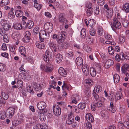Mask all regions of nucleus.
Masks as SVG:
<instances>
[{
    "instance_id": "obj_1",
    "label": "nucleus",
    "mask_w": 129,
    "mask_h": 129,
    "mask_svg": "<svg viewBox=\"0 0 129 129\" xmlns=\"http://www.w3.org/2000/svg\"><path fill=\"white\" fill-rule=\"evenodd\" d=\"M50 33V32H46L44 30H41L39 33L40 40L42 42H44V39H46L49 37Z\"/></svg>"
},
{
    "instance_id": "obj_2",
    "label": "nucleus",
    "mask_w": 129,
    "mask_h": 129,
    "mask_svg": "<svg viewBox=\"0 0 129 129\" xmlns=\"http://www.w3.org/2000/svg\"><path fill=\"white\" fill-rule=\"evenodd\" d=\"M113 24L111 26L112 29L115 30L116 29H119L121 27V25L120 22L116 18L113 19Z\"/></svg>"
},
{
    "instance_id": "obj_3",
    "label": "nucleus",
    "mask_w": 129,
    "mask_h": 129,
    "mask_svg": "<svg viewBox=\"0 0 129 129\" xmlns=\"http://www.w3.org/2000/svg\"><path fill=\"white\" fill-rule=\"evenodd\" d=\"M100 87V86L95 87L93 90L92 95L95 99H98L99 98V93L102 91Z\"/></svg>"
},
{
    "instance_id": "obj_4",
    "label": "nucleus",
    "mask_w": 129,
    "mask_h": 129,
    "mask_svg": "<svg viewBox=\"0 0 129 129\" xmlns=\"http://www.w3.org/2000/svg\"><path fill=\"white\" fill-rule=\"evenodd\" d=\"M54 114L57 116H59L61 114V110L59 106L56 105H54L53 107Z\"/></svg>"
},
{
    "instance_id": "obj_5",
    "label": "nucleus",
    "mask_w": 129,
    "mask_h": 129,
    "mask_svg": "<svg viewBox=\"0 0 129 129\" xmlns=\"http://www.w3.org/2000/svg\"><path fill=\"white\" fill-rule=\"evenodd\" d=\"M15 110V109L13 108H9L7 110L6 113V115L9 118H11L14 113Z\"/></svg>"
},
{
    "instance_id": "obj_6",
    "label": "nucleus",
    "mask_w": 129,
    "mask_h": 129,
    "mask_svg": "<svg viewBox=\"0 0 129 129\" xmlns=\"http://www.w3.org/2000/svg\"><path fill=\"white\" fill-rule=\"evenodd\" d=\"M44 28L46 30L48 31V32L51 31L53 28V24L50 22H47L45 24Z\"/></svg>"
},
{
    "instance_id": "obj_7",
    "label": "nucleus",
    "mask_w": 129,
    "mask_h": 129,
    "mask_svg": "<svg viewBox=\"0 0 129 129\" xmlns=\"http://www.w3.org/2000/svg\"><path fill=\"white\" fill-rule=\"evenodd\" d=\"M37 106L39 110L43 111L46 107V104L43 102H41L38 103Z\"/></svg>"
},
{
    "instance_id": "obj_8",
    "label": "nucleus",
    "mask_w": 129,
    "mask_h": 129,
    "mask_svg": "<svg viewBox=\"0 0 129 129\" xmlns=\"http://www.w3.org/2000/svg\"><path fill=\"white\" fill-rule=\"evenodd\" d=\"M83 72L84 74L87 76L89 73V68L88 66L86 64L83 65L82 67Z\"/></svg>"
},
{
    "instance_id": "obj_9",
    "label": "nucleus",
    "mask_w": 129,
    "mask_h": 129,
    "mask_svg": "<svg viewBox=\"0 0 129 129\" xmlns=\"http://www.w3.org/2000/svg\"><path fill=\"white\" fill-rule=\"evenodd\" d=\"M85 119L88 122H93L94 121V118L92 115L90 113H89L86 114Z\"/></svg>"
},
{
    "instance_id": "obj_10",
    "label": "nucleus",
    "mask_w": 129,
    "mask_h": 129,
    "mask_svg": "<svg viewBox=\"0 0 129 129\" xmlns=\"http://www.w3.org/2000/svg\"><path fill=\"white\" fill-rule=\"evenodd\" d=\"M59 19L60 22H62L65 24L67 23V20L65 18L64 15L62 13L60 14L59 15Z\"/></svg>"
},
{
    "instance_id": "obj_11",
    "label": "nucleus",
    "mask_w": 129,
    "mask_h": 129,
    "mask_svg": "<svg viewBox=\"0 0 129 129\" xmlns=\"http://www.w3.org/2000/svg\"><path fill=\"white\" fill-rule=\"evenodd\" d=\"M113 61L112 60L109 59L107 60L105 64V68L107 69L109 68L110 66H112L113 64Z\"/></svg>"
},
{
    "instance_id": "obj_12",
    "label": "nucleus",
    "mask_w": 129,
    "mask_h": 129,
    "mask_svg": "<svg viewBox=\"0 0 129 129\" xmlns=\"http://www.w3.org/2000/svg\"><path fill=\"white\" fill-rule=\"evenodd\" d=\"M58 72L60 75L63 77H65L67 75V71L63 68H60L58 71Z\"/></svg>"
},
{
    "instance_id": "obj_13",
    "label": "nucleus",
    "mask_w": 129,
    "mask_h": 129,
    "mask_svg": "<svg viewBox=\"0 0 129 129\" xmlns=\"http://www.w3.org/2000/svg\"><path fill=\"white\" fill-rule=\"evenodd\" d=\"M53 69L52 66L49 63L46 64L45 69V71L47 72H50Z\"/></svg>"
},
{
    "instance_id": "obj_14",
    "label": "nucleus",
    "mask_w": 129,
    "mask_h": 129,
    "mask_svg": "<svg viewBox=\"0 0 129 129\" xmlns=\"http://www.w3.org/2000/svg\"><path fill=\"white\" fill-rule=\"evenodd\" d=\"M129 69V65L125 63L121 67V70L122 72L125 74L126 71L128 70Z\"/></svg>"
},
{
    "instance_id": "obj_15",
    "label": "nucleus",
    "mask_w": 129,
    "mask_h": 129,
    "mask_svg": "<svg viewBox=\"0 0 129 129\" xmlns=\"http://www.w3.org/2000/svg\"><path fill=\"white\" fill-rule=\"evenodd\" d=\"M76 62L78 66H81L83 65V60L81 57H78L76 58Z\"/></svg>"
},
{
    "instance_id": "obj_16",
    "label": "nucleus",
    "mask_w": 129,
    "mask_h": 129,
    "mask_svg": "<svg viewBox=\"0 0 129 129\" xmlns=\"http://www.w3.org/2000/svg\"><path fill=\"white\" fill-rule=\"evenodd\" d=\"M38 113V116L41 120H44L45 115L44 114V112L43 111L39 110H37Z\"/></svg>"
},
{
    "instance_id": "obj_17",
    "label": "nucleus",
    "mask_w": 129,
    "mask_h": 129,
    "mask_svg": "<svg viewBox=\"0 0 129 129\" xmlns=\"http://www.w3.org/2000/svg\"><path fill=\"white\" fill-rule=\"evenodd\" d=\"M36 45L37 47L40 49H44L45 47V45L43 43L38 42L36 43Z\"/></svg>"
},
{
    "instance_id": "obj_18",
    "label": "nucleus",
    "mask_w": 129,
    "mask_h": 129,
    "mask_svg": "<svg viewBox=\"0 0 129 129\" xmlns=\"http://www.w3.org/2000/svg\"><path fill=\"white\" fill-rule=\"evenodd\" d=\"M26 26L25 27L23 26V28L21 24L18 23L15 24L13 25L14 28L15 29L17 30H20L22 28L24 29L26 28Z\"/></svg>"
},
{
    "instance_id": "obj_19",
    "label": "nucleus",
    "mask_w": 129,
    "mask_h": 129,
    "mask_svg": "<svg viewBox=\"0 0 129 129\" xmlns=\"http://www.w3.org/2000/svg\"><path fill=\"white\" fill-rule=\"evenodd\" d=\"M85 84L88 87H90L93 83V82L92 80L90 79H88L85 80Z\"/></svg>"
},
{
    "instance_id": "obj_20",
    "label": "nucleus",
    "mask_w": 129,
    "mask_h": 129,
    "mask_svg": "<svg viewBox=\"0 0 129 129\" xmlns=\"http://www.w3.org/2000/svg\"><path fill=\"white\" fill-rule=\"evenodd\" d=\"M56 60L57 63H59L61 61L62 59V57L61 55L58 54L56 55Z\"/></svg>"
},
{
    "instance_id": "obj_21",
    "label": "nucleus",
    "mask_w": 129,
    "mask_h": 129,
    "mask_svg": "<svg viewBox=\"0 0 129 129\" xmlns=\"http://www.w3.org/2000/svg\"><path fill=\"white\" fill-rule=\"evenodd\" d=\"M113 79L115 83H117L119 82L120 79L119 76L117 74H115L113 76Z\"/></svg>"
},
{
    "instance_id": "obj_22",
    "label": "nucleus",
    "mask_w": 129,
    "mask_h": 129,
    "mask_svg": "<svg viewBox=\"0 0 129 129\" xmlns=\"http://www.w3.org/2000/svg\"><path fill=\"white\" fill-rule=\"evenodd\" d=\"M106 17L107 18L110 19L112 17L113 13L112 9H111L108 11H107Z\"/></svg>"
},
{
    "instance_id": "obj_23",
    "label": "nucleus",
    "mask_w": 129,
    "mask_h": 129,
    "mask_svg": "<svg viewBox=\"0 0 129 129\" xmlns=\"http://www.w3.org/2000/svg\"><path fill=\"white\" fill-rule=\"evenodd\" d=\"M26 25L27 27L29 29L31 28L34 25V23L33 21L30 20H28Z\"/></svg>"
},
{
    "instance_id": "obj_24",
    "label": "nucleus",
    "mask_w": 129,
    "mask_h": 129,
    "mask_svg": "<svg viewBox=\"0 0 129 129\" xmlns=\"http://www.w3.org/2000/svg\"><path fill=\"white\" fill-rule=\"evenodd\" d=\"M19 51L20 52L21 55H23L24 56H25V54L26 53L25 48L23 46L20 47L19 48Z\"/></svg>"
},
{
    "instance_id": "obj_25",
    "label": "nucleus",
    "mask_w": 129,
    "mask_h": 129,
    "mask_svg": "<svg viewBox=\"0 0 129 129\" xmlns=\"http://www.w3.org/2000/svg\"><path fill=\"white\" fill-rule=\"evenodd\" d=\"M23 73V74H20L19 75V77L23 80H24V81H28V80L27 79V76Z\"/></svg>"
},
{
    "instance_id": "obj_26",
    "label": "nucleus",
    "mask_w": 129,
    "mask_h": 129,
    "mask_svg": "<svg viewBox=\"0 0 129 129\" xmlns=\"http://www.w3.org/2000/svg\"><path fill=\"white\" fill-rule=\"evenodd\" d=\"M90 75L92 77H94L96 76V72L94 68L93 67L90 68Z\"/></svg>"
},
{
    "instance_id": "obj_27",
    "label": "nucleus",
    "mask_w": 129,
    "mask_h": 129,
    "mask_svg": "<svg viewBox=\"0 0 129 129\" xmlns=\"http://www.w3.org/2000/svg\"><path fill=\"white\" fill-rule=\"evenodd\" d=\"M74 120V118L68 117V120H67L66 123L70 125L73 123Z\"/></svg>"
},
{
    "instance_id": "obj_28",
    "label": "nucleus",
    "mask_w": 129,
    "mask_h": 129,
    "mask_svg": "<svg viewBox=\"0 0 129 129\" xmlns=\"http://www.w3.org/2000/svg\"><path fill=\"white\" fill-rule=\"evenodd\" d=\"M101 116L103 117L107 118L108 116V112L106 110H104L102 111L101 112Z\"/></svg>"
},
{
    "instance_id": "obj_29",
    "label": "nucleus",
    "mask_w": 129,
    "mask_h": 129,
    "mask_svg": "<svg viewBox=\"0 0 129 129\" xmlns=\"http://www.w3.org/2000/svg\"><path fill=\"white\" fill-rule=\"evenodd\" d=\"M15 14L17 17H20L22 16L23 12L21 10H17L15 12Z\"/></svg>"
},
{
    "instance_id": "obj_30",
    "label": "nucleus",
    "mask_w": 129,
    "mask_h": 129,
    "mask_svg": "<svg viewBox=\"0 0 129 129\" xmlns=\"http://www.w3.org/2000/svg\"><path fill=\"white\" fill-rule=\"evenodd\" d=\"M116 99L117 100H119L123 98V95L120 91L118 92L116 95Z\"/></svg>"
},
{
    "instance_id": "obj_31",
    "label": "nucleus",
    "mask_w": 129,
    "mask_h": 129,
    "mask_svg": "<svg viewBox=\"0 0 129 129\" xmlns=\"http://www.w3.org/2000/svg\"><path fill=\"white\" fill-rule=\"evenodd\" d=\"M122 22L123 26L125 27H127L128 26L129 22L126 19H123L122 20Z\"/></svg>"
},
{
    "instance_id": "obj_32",
    "label": "nucleus",
    "mask_w": 129,
    "mask_h": 129,
    "mask_svg": "<svg viewBox=\"0 0 129 129\" xmlns=\"http://www.w3.org/2000/svg\"><path fill=\"white\" fill-rule=\"evenodd\" d=\"M86 104L84 103H80L78 105V107L79 109H84L86 107Z\"/></svg>"
},
{
    "instance_id": "obj_33",
    "label": "nucleus",
    "mask_w": 129,
    "mask_h": 129,
    "mask_svg": "<svg viewBox=\"0 0 129 129\" xmlns=\"http://www.w3.org/2000/svg\"><path fill=\"white\" fill-rule=\"evenodd\" d=\"M86 14L87 15L90 16L93 13V9L92 8H88L86 11Z\"/></svg>"
},
{
    "instance_id": "obj_34",
    "label": "nucleus",
    "mask_w": 129,
    "mask_h": 129,
    "mask_svg": "<svg viewBox=\"0 0 129 129\" xmlns=\"http://www.w3.org/2000/svg\"><path fill=\"white\" fill-rule=\"evenodd\" d=\"M1 94L3 99L5 101L7 100L8 99L9 96L6 93L4 92H1Z\"/></svg>"
},
{
    "instance_id": "obj_35",
    "label": "nucleus",
    "mask_w": 129,
    "mask_h": 129,
    "mask_svg": "<svg viewBox=\"0 0 129 129\" xmlns=\"http://www.w3.org/2000/svg\"><path fill=\"white\" fill-rule=\"evenodd\" d=\"M94 104L97 108L101 107L102 108L104 106L103 103L101 101L98 102Z\"/></svg>"
},
{
    "instance_id": "obj_36",
    "label": "nucleus",
    "mask_w": 129,
    "mask_h": 129,
    "mask_svg": "<svg viewBox=\"0 0 129 129\" xmlns=\"http://www.w3.org/2000/svg\"><path fill=\"white\" fill-rule=\"evenodd\" d=\"M98 34L100 36H102L104 33V30L102 27H99L98 28Z\"/></svg>"
},
{
    "instance_id": "obj_37",
    "label": "nucleus",
    "mask_w": 129,
    "mask_h": 129,
    "mask_svg": "<svg viewBox=\"0 0 129 129\" xmlns=\"http://www.w3.org/2000/svg\"><path fill=\"white\" fill-rule=\"evenodd\" d=\"M9 3V0H2L0 2V6H3L8 4Z\"/></svg>"
},
{
    "instance_id": "obj_38",
    "label": "nucleus",
    "mask_w": 129,
    "mask_h": 129,
    "mask_svg": "<svg viewBox=\"0 0 129 129\" xmlns=\"http://www.w3.org/2000/svg\"><path fill=\"white\" fill-rule=\"evenodd\" d=\"M21 121L20 120H15L12 122V124L15 127L21 124Z\"/></svg>"
},
{
    "instance_id": "obj_39",
    "label": "nucleus",
    "mask_w": 129,
    "mask_h": 129,
    "mask_svg": "<svg viewBox=\"0 0 129 129\" xmlns=\"http://www.w3.org/2000/svg\"><path fill=\"white\" fill-rule=\"evenodd\" d=\"M45 54L46 55L44 56H46V57H48L50 58H51L52 57V53L49 50H47L46 51Z\"/></svg>"
},
{
    "instance_id": "obj_40",
    "label": "nucleus",
    "mask_w": 129,
    "mask_h": 129,
    "mask_svg": "<svg viewBox=\"0 0 129 129\" xmlns=\"http://www.w3.org/2000/svg\"><path fill=\"white\" fill-rule=\"evenodd\" d=\"M3 29L5 30H8L11 27V26L8 23H7L2 26Z\"/></svg>"
},
{
    "instance_id": "obj_41",
    "label": "nucleus",
    "mask_w": 129,
    "mask_h": 129,
    "mask_svg": "<svg viewBox=\"0 0 129 129\" xmlns=\"http://www.w3.org/2000/svg\"><path fill=\"white\" fill-rule=\"evenodd\" d=\"M108 52L110 54L112 55L114 53V50L112 46H109L108 48Z\"/></svg>"
},
{
    "instance_id": "obj_42",
    "label": "nucleus",
    "mask_w": 129,
    "mask_h": 129,
    "mask_svg": "<svg viewBox=\"0 0 129 129\" xmlns=\"http://www.w3.org/2000/svg\"><path fill=\"white\" fill-rule=\"evenodd\" d=\"M123 8L125 10L126 12H129V6L128 3H125L123 5Z\"/></svg>"
},
{
    "instance_id": "obj_43",
    "label": "nucleus",
    "mask_w": 129,
    "mask_h": 129,
    "mask_svg": "<svg viewBox=\"0 0 129 129\" xmlns=\"http://www.w3.org/2000/svg\"><path fill=\"white\" fill-rule=\"evenodd\" d=\"M77 95L76 94H75L73 95L72 97V102L75 104L77 103V101L76 100L77 98Z\"/></svg>"
},
{
    "instance_id": "obj_44",
    "label": "nucleus",
    "mask_w": 129,
    "mask_h": 129,
    "mask_svg": "<svg viewBox=\"0 0 129 129\" xmlns=\"http://www.w3.org/2000/svg\"><path fill=\"white\" fill-rule=\"evenodd\" d=\"M23 82L21 80H18L17 82V85L19 87L18 89H21L23 86Z\"/></svg>"
},
{
    "instance_id": "obj_45",
    "label": "nucleus",
    "mask_w": 129,
    "mask_h": 129,
    "mask_svg": "<svg viewBox=\"0 0 129 129\" xmlns=\"http://www.w3.org/2000/svg\"><path fill=\"white\" fill-rule=\"evenodd\" d=\"M34 88L35 90L37 91H39L41 89V86L40 84H39L37 86V84L36 83H34Z\"/></svg>"
},
{
    "instance_id": "obj_46",
    "label": "nucleus",
    "mask_w": 129,
    "mask_h": 129,
    "mask_svg": "<svg viewBox=\"0 0 129 129\" xmlns=\"http://www.w3.org/2000/svg\"><path fill=\"white\" fill-rule=\"evenodd\" d=\"M95 70L96 72L98 73H100L101 72V66L99 65H98L95 67Z\"/></svg>"
},
{
    "instance_id": "obj_47",
    "label": "nucleus",
    "mask_w": 129,
    "mask_h": 129,
    "mask_svg": "<svg viewBox=\"0 0 129 129\" xmlns=\"http://www.w3.org/2000/svg\"><path fill=\"white\" fill-rule=\"evenodd\" d=\"M86 40L88 43L90 44L92 43L93 41V39L90 35H88L86 37Z\"/></svg>"
},
{
    "instance_id": "obj_48",
    "label": "nucleus",
    "mask_w": 129,
    "mask_h": 129,
    "mask_svg": "<svg viewBox=\"0 0 129 129\" xmlns=\"http://www.w3.org/2000/svg\"><path fill=\"white\" fill-rule=\"evenodd\" d=\"M86 31L85 29H82L81 31V35L82 38H84L86 36Z\"/></svg>"
},
{
    "instance_id": "obj_49",
    "label": "nucleus",
    "mask_w": 129,
    "mask_h": 129,
    "mask_svg": "<svg viewBox=\"0 0 129 129\" xmlns=\"http://www.w3.org/2000/svg\"><path fill=\"white\" fill-rule=\"evenodd\" d=\"M125 37L122 36H120L119 37V42L121 43H124L125 41Z\"/></svg>"
},
{
    "instance_id": "obj_50",
    "label": "nucleus",
    "mask_w": 129,
    "mask_h": 129,
    "mask_svg": "<svg viewBox=\"0 0 129 129\" xmlns=\"http://www.w3.org/2000/svg\"><path fill=\"white\" fill-rule=\"evenodd\" d=\"M9 18L10 19H13L15 17V15L13 12L9 11L8 13Z\"/></svg>"
},
{
    "instance_id": "obj_51",
    "label": "nucleus",
    "mask_w": 129,
    "mask_h": 129,
    "mask_svg": "<svg viewBox=\"0 0 129 129\" xmlns=\"http://www.w3.org/2000/svg\"><path fill=\"white\" fill-rule=\"evenodd\" d=\"M6 70L5 65L2 63H0V71L4 72Z\"/></svg>"
},
{
    "instance_id": "obj_52",
    "label": "nucleus",
    "mask_w": 129,
    "mask_h": 129,
    "mask_svg": "<svg viewBox=\"0 0 129 129\" xmlns=\"http://www.w3.org/2000/svg\"><path fill=\"white\" fill-rule=\"evenodd\" d=\"M34 5L35 7L38 10H40L42 7L40 4H38L37 2L35 3H34Z\"/></svg>"
},
{
    "instance_id": "obj_53",
    "label": "nucleus",
    "mask_w": 129,
    "mask_h": 129,
    "mask_svg": "<svg viewBox=\"0 0 129 129\" xmlns=\"http://www.w3.org/2000/svg\"><path fill=\"white\" fill-rule=\"evenodd\" d=\"M30 39V37H24L23 39V41L25 43H27L29 42Z\"/></svg>"
},
{
    "instance_id": "obj_54",
    "label": "nucleus",
    "mask_w": 129,
    "mask_h": 129,
    "mask_svg": "<svg viewBox=\"0 0 129 129\" xmlns=\"http://www.w3.org/2000/svg\"><path fill=\"white\" fill-rule=\"evenodd\" d=\"M94 24L93 20L92 19H90L88 21V26L89 25L91 27L93 26V24Z\"/></svg>"
},
{
    "instance_id": "obj_55",
    "label": "nucleus",
    "mask_w": 129,
    "mask_h": 129,
    "mask_svg": "<svg viewBox=\"0 0 129 129\" xmlns=\"http://www.w3.org/2000/svg\"><path fill=\"white\" fill-rule=\"evenodd\" d=\"M94 12L96 14H98L100 12V10L99 8V7L98 6H96L95 7H94Z\"/></svg>"
},
{
    "instance_id": "obj_56",
    "label": "nucleus",
    "mask_w": 129,
    "mask_h": 129,
    "mask_svg": "<svg viewBox=\"0 0 129 129\" xmlns=\"http://www.w3.org/2000/svg\"><path fill=\"white\" fill-rule=\"evenodd\" d=\"M51 58H50L48 57H46V56H44L43 59L46 62L49 63L50 61V59Z\"/></svg>"
},
{
    "instance_id": "obj_57",
    "label": "nucleus",
    "mask_w": 129,
    "mask_h": 129,
    "mask_svg": "<svg viewBox=\"0 0 129 129\" xmlns=\"http://www.w3.org/2000/svg\"><path fill=\"white\" fill-rule=\"evenodd\" d=\"M67 54L69 57H71L73 56V54L72 50H69L67 51Z\"/></svg>"
},
{
    "instance_id": "obj_58",
    "label": "nucleus",
    "mask_w": 129,
    "mask_h": 129,
    "mask_svg": "<svg viewBox=\"0 0 129 129\" xmlns=\"http://www.w3.org/2000/svg\"><path fill=\"white\" fill-rule=\"evenodd\" d=\"M3 37V40L5 42L7 43L9 42L8 36L7 34H4Z\"/></svg>"
},
{
    "instance_id": "obj_59",
    "label": "nucleus",
    "mask_w": 129,
    "mask_h": 129,
    "mask_svg": "<svg viewBox=\"0 0 129 129\" xmlns=\"http://www.w3.org/2000/svg\"><path fill=\"white\" fill-rule=\"evenodd\" d=\"M69 45L68 43H64L61 44V47L63 49H66L68 46Z\"/></svg>"
},
{
    "instance_id": "obj_60",
    "label": "nucleus",
    "mask_w": 129,
    "mask_h": 129,
    "mask_svg": "<svg viewBox=\"0 0 129 129\" xmlns=\"http://www.w3.org/2000/svg\"><path fill=\"white\" fill-rule=\"evenodd\" d=\"M0 23L1 25L3 26L7 23V20L5 19H2L1 20Z\"/></svg>"
},
{
    "instance_id": "obj_61",
    "label": "nucleus",
    "mask_w": 129,
    "mask_h": 129,
    "mask_svg": "<svg viewBox=\"0 0 129 129\" xmlns=\"http://www.w3.org/2000/svg\"><path fill=\"white\" fill-rule=\"evenodd\" d=\"M97 2L100 6H102L104 4V0H97Z\"/></svg>"
},
{
    "instance_id": "obj_62",
    "label": "nucleus",
    "mask_w": 129,
    "mask_h": 129,
    "mask_svg": "<svg viewBox=\"0 0 129 129\" xmlns=\"http://www.w3.org/2000/svg\"><path fill=\"white\" fill-rule=\"evenodd\" d=\"M62 87L63 90H64V88H66L67 89L69 88V87L68 84L64 82L63 83V85L62 86Z\"/></svg>"
},
{
    "instance_id": "obj_63",
    "label": "nucleus",
    "mask_w": 129,
    "mask_h": 129,
    "mask_svg": "<svg viewBox=\"0 0 129 129\" xmlns=\"http://www.w3.org/2000/svg\"><path fill=\"white\" fill-rule=\"evenodd\" d=\"M59 35L60 36V35L62 38H64V39L65 38L67 37V35L66 33L64 31L62 32L61 34H59Z\"/></svg>"
},
{
    "instance_id": "obj_64",
    "label": "nucleus",
    "mask_w": 129,
    "mask_h": 129,
    "mask_svg": "<svg viewBox=\"0 0 129 129\" xmlns=\"http://www.w3.org/2000/svg\"><path fill=\"white\" fill-rule=\"evenodd\" d=\"M86 127L87 129H92V126L89 122H87L86 124Z\"/></svg>"
}]
</instances>
